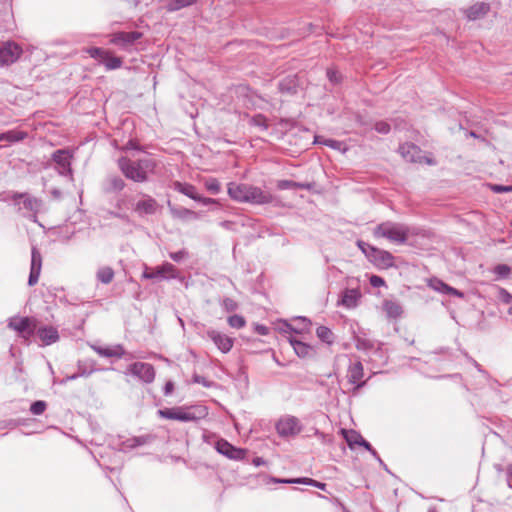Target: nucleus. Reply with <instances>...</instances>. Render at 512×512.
Listing matches in <instances>:
<instances>
[{"label": "nucleus", "instance_id": "17", "mask_svg": "<svg viewBox=\"0 0 512 512\" xmlns=\"http://www.w3.org/2000/svg\"><path fill=\"white\" fill-rule=\"evenodd\" d=\"M341 432H342L348 446L351 449L355 448L358 445V446H363L368 451H371L374 455L376 454V452L373 450L370 443L367 442L365 439H363V437L357 431L342 429Z\"/></svg>", "mask_w": 512, "mask_h": 512}, {"label": "nucleus", "instance_id": "37", "mask_svg": "<svg viewBox=\"0 0 512 512\" xmlns=\"http://www.w3.org/2000/svg\"><path fill=\"white\" fill-rule=\"evenodd\" d=\"M354 341H355V347L358 350L369 351L374 348L373 341H371L370 339H368L366 337L355 336Z\"/></svg>", "mask_w": 512, "mask_h": 512}, {"label": "nucleus", "instance_id": "8", "mask_svg": "<svg viewBox=\"0 0 512 512\" xmlns=\"http://www.w3.org/2000/svg\"><path fill=\"white\" fill-rule=\"evenodd\" d=\"M160 205L157 200L148 194H142L141 198L134 204L133 211L138 216L155 214Z\"/></svg>", "mask_w": 512, "mask_h": 512}, {"label": "nucleus", "instance_id": "32", "mask_svg": "<svg viewBox=\"0 0 512 512\" xmlns=\"http://www.w3.org/2000/svg\"><path fill=\"white\" fill-rule=\"evenodd\" d=\"M317 337L324 343L331 345L333 344L335 337L332 330L326 326H319L316 329Z\"/></svg>", "mask_w": 512, "mask_h": 512}, {"label": "nucleus", "instance_id": "9", "mask_svg": "<svg viewBox=\"0 0 512 512\" xmlns=\"http://www.w3.org/2000/svg\"><path fill=\"white\" fill-rule=\"evenodd\" d=\"M215 449L231 460H243L247 453L246 449L237 448L225 439L218 440Z\"/></svg>", "mask_w": 512, "mask_h": 512}, {"label": "nucleus", "instance_id": "2", "mask_svg": "<svg viewBox=\"0 0 512 512\" xmlns=\"http://www.w3.org/2000/svg\"><path fill=\"white\" fill-rule=\"evenodd\" d=\"M409 235L410 230L408 226L392 221L382 222L373 229V236L375 238H385L397 244H404L408 240Z\"/></svg>", "mask_w": 512, "mask_h": 512}, {"label": "nucleus", "instance_id": "11", "mask_svg": "<svg viewBox=\"0 0 512 512\" xmlns=\"http://www.w3.org/2000/svg\"><path fill=\"white\" fill-rule=\"evenodd\" d=\"M158 414L161 418L178 420L182 422H190L197 419V417L193 413L181 407L161 409L158 410Z\"/></svg>", "mask_w": 512, "mask_h": 512}, {"label": "nucleus", "instance_id": "35", "mask_svg": "<svg viewBox=\"0 0 512 512\" xmlns=\"http://www.w3.org/2000/svg\"><path fill=\"white\" fill-rule=\"evenodd\" d=\"M107 70L118 69L122 66L123 61L120 57L112 55L111 51H108L105 60L102 62Z\"/></svg>", "mask_w": 512, "mask_h": 512}, {"label": "nucleus", "instance_id": "28", "mask_svg": "<svg viewBox=\"0 0 512 512\" xmlns=\"http://www.w3.org/2000/svg\"><path fill=\"white\" fill-rule=\"evenodd\" d=\"M290 343H291L295 353L299 357H302V358L308 357L313 352L312 346H310L302 341H299L296 339H291Z\"/></svg>", "mask_w": 512, "mask_h": 512}, {"label": "nucleus", "instance_id": "52", "mask_svg": "<svg viewBox=\"0 0 512 512\" xmlns=\"http://www.w3.org/2000/svg\"><path fill=\"white\" fill-rule=\"evenodd\" d=\"M445 294L453 295V296H456L458 298H463L464 297V293L463 292H461V291H459V290H457V289H455V288H453V287H451L449 285L446 288Z\"/></svg>", "mask_w": 512, "mask_h": 512}, {"label": "nucleus", "instance_id": "14", "mask_svg": "<svg viewBox=\"0 0 512 512\" xmlns=\"http://www.w3.org/2000/svg\"><path fill=\"white\" fill-rule=\"evenodd\" d=\"M274 200L275 197L271 193L264 191L260 187L251 185L245 203L263 205L270 204L274 202Z\"/></svg>", "mask_w": 512, "mask_h": 512}, {"label": "nucleus", "instance_id": "23", "mask_svg": "<svg viewBox=\"0 0 512 512\" xmlns=\"http://www.w3.org/2000/svg\"><path fill=\"white\" fill-rule=\"evenodd\" d=\"M250 184H239L231 182L228 184V195L235 201L245 202L250 189Z\"/></svg>", "mask_w": 512, "mask_h": 512}, {"label": "nucleus", "instance_id": "3", "mask_svg": "<svg viewBox=\"0 0 512 512\" xmlns=\"http://www.w3.org/2000/svg\"><path fill=\"white\" fill-rule=\"evenodd\" d=\"M398 152L405 161L410 163H426L428 165L436 164V161L433 158L423 156L421 148L411 142L400 144Z\"/></svg>", "mask_w": 512, "mask_h": 512}, {"label": "nucleus", "instance_id": "36", "mask_svg": "<svg viewBox=\"0 0 512 512\" xmlns=\"http://www.w3.org/2000/svg\"><path fill=\"white\" fill-rule=\"evenodd\" d=\"M107 183H108L107 190L113 191V192H118V191L123 190L126 185L124 180L121 177L116 176V175L108 177Z\"/></svg>", "mask_w": 512, "mask_h": 512}, {"label": "nucleus", "instance_id": "47", "mask_svg": "<svg viewBox=\"0 0 512 512\" xmlns=\"http://www.w3.org/2000/svg\"><path fill=\"white\" fill-rule=\"evenodd\" d=\"M169 257L175 262H181L188 257V252L184 249L177 252H171L169 253Z\"/></svg>", "mask_w": 512, "mask_h": 512}, {"label": "nucleus", "instance_id": "30", "mask_svg": "<svg viewBox=\"0 0 512 512\" xmlns=\"http://www.w3.org/2000/svg\"><path fill=\"white\" fill-rule=\"evenodd\" d=\"M27 133L19 130H10L4 133H0V142L13 143L24 139Z\"/></svg>", "mask_w": 512, "mask_h": 512}, {"label": "nucleus", "instance_id": "33", "mask_svg": "<svg viewBox=\"0 0 512 512\" xmlns=\"http://www.w3.org/2000/svg\"><path fill=\"white\" fill-rule=\"evenodd\" d=\"M165 8L168 11H177L184 7L190 6L195 3L196 0H163Z\"/></svg>", "mask_w": 512, "mask_h": 512}, {"label": "nucleus", "instance_id": "4", "mask_svg": "<svg viewBox=\"0 0 512 512\" xmlns=\"http://www.w3.org/2000/svg\"><path fill=\"white\" fill-rule=\"evenodd\" d=\"M142 277L144 279H175L178 277V269L169 262H165L156 268L145 266Z\"/></svg>", "mask_w": 512, "mask_h": 512}, {"label": "nucleus", "instance_id": "54", "mask_svg": "<svg viewBox=\"0 0 512 512\" xmlns=\"http://www.w3.org/2000/svg\"><path fill=\"white\" fill-rule=\"evenodd\" d=\"M255 331L259 334V335H267L269 333V328L266 327L265 325H256L255 326Z\"/></svg>", "mask_w": 512, "mask_h": 512}, {"label": "nucleus", "instance_id": "63", "mask_svg": "<svg viewBox=\"0 0 512 512\" xmlns=\"http://www.w3.org/2000/svg\"><path fill=\"white\" fill-rule=\"evenodd\" d=\"M77 377H78V374H74V375H72V376L68 377V379H70V380H74V379H76Z\"/></svg>", "mask_w": 512, "mask_h": 512}, {"label": "nucleus", "instance_id": "59", "mask_svg": "<svg viewBox=\"0 0 512 512\" xmlns=\"http://www.w3.org/2000/svg\"><path fill=\"white\" fill-rule=\"evenodd\" d=\"M252 463L258 467L265 464V460L262 457H256L252 460Z\"/></svg>", "mask_w": 512, "mask_h": 512}, {"label": "nucleus", "instance_id": "21", "mask_svg": "<svg viewBox=\"0 0 512 512\" xmlns=\"http://www.w3.org/2000/svg\"><path fill=\"white\" fill-rule=\"evenodd\" d=\"M490 11V5L486 2H478L463 10L465 17L470 21L483 18Z\"/></svg>", "mask_w": 512, "mask_h": 512}, {"label": "nucleus", "instance_id": "27", "mask_svg": "<svg viewBox=\"0 0 512 512\" xmlns=\"http://www.w3.org/2000/svg\"><path fill=\"white\" fill-rule=\"evenodd\" d=\"M278 86L281 93L294 94L297 92L298 81L296 76H287L279 82Z\"/></svg>", "mask_w": 512, "mask_h": 512}, {"label": "nucleus", "instance_id": "22", "mask_svg": "<svg viewBox=\"0 0 512 512\" xmlns=\"http://www.w3.org/2000/svg\"><path fill=\"white\" fill-rule=\"evenodd\" d=\"M91 348L101 357L105 358H122L125 355V349L122 345L114 346H98L92 345Z\"/></svg>", "mask_w": 512, "mask_h": 512}, {"label": "nucleus", "instance_id": "41", "mask_svg": "<svg viewBox=\"0 0 512 512\" xmlns=\"http://www.w3.org/2000/svg\"><path fill=\"white\" fill-rule=\"evenodd\" d=\"M511 267L506 264H498L494 267L493 272L498 276V278H507L511 274Z\"/></svg>", "mask_w": 512, "mask_h": 512}, {"label": "nucleus", "instance_id": "53", "mask_svg": "<svg viewBox=\"0 0 512 512\" xmlns=\"http://www.w3.org/2000/svg\"><path fill=\"white\" fill-rule=\"evenodd\" d=\"M492 190L496 193L511 192L512 186L493 185Z\"/></svg>", "mask_w": 512, "mask_h": 512}, {"label": "nucleus", "instance_id": "62", "mask_svg": "<svg viewBox=\"0 0 512 512\" xmlns=\"http://www.w3.org/2000/svg\"><path fill=\"white\" fill-rule=\"evenodd\" d=\"M32 280H33V277H32V266H31L29 276H28V285L29 286H32Z\"/></svg>", "mask_w": 512, "mask_h": 512}, {"label": "nucleus", "instance_id": "18", "mask_svg": "<svg viewBox=\"0 0 512 512\" xmlns=\"http://www.w3.org/2000/svg\"><path fill=\"white\" fill-rule=\"evenodd\" d=\"M36 334L42 346L54 344L59 340L58 330L53 326L39 327Z\"/></svg>", "mask_w": 512, "mask_h": 512}, {"label": "nucleus", "instance_id": "25", "mask_svg": "<svg viewBox=\"0 0 512 512\" xmlns=\"http://www.w3.org/2000/svg\"><path fill=\"white\" fill-rule=\"evenodd\" d=\"M29 325L30 319L28 317H13L9 320V327L19 332L23 336H25V333H30Z\"/></svg>", "mask_w": 512, "mask_h": 512}, {"label": "nucleus", "instance_id": "46", "mask_svg": "<svg viewBox=\"0 0 512 512\" xmlns=\"http://www.w3.org/2000/svg\"><path fill=\"white\" fill-rule=\"evenodd\" d=\"M222 307L227 312H233L238 308V304L232 298H224L222 301Z\"/></svg>", "mask_w": 512, "mask_h": 512}, {"label": "nucleus", "instance_id": "48", "mask_svg": "<svg viewBox=\"0 0 512 512\" xmlns=\"http://www.w3.org/2000/svg\"><path fill=\"white\" fill-rule=\"evenodd\" d=\"M369 281L373 287H382L385 285L384 279L378 275L370 276Z\"/></svg>", "mask_w": 512, "mask_h": 512}, {"label": "nucleus", "instance_id": "51", "mask_svg": "<svg viewBox=\"0 0 512 512\" xmlns=\"http://www.w3.org/2000/svg\"><path fill=\"white\" fill-rule=\"evenodd\" d=\"M46 409V403L44 401L34 402V415L42 414Z\"/></svg>", "mask_w": 512, "mask_h": 512}, {"label": "nucleus", "instance_id": "16", "mask_svg": "<svg viewBox=\"0 0 512 512\" xmlns=\"http://www.w3.org/2000/svg\"><path fill=\"white\" fill-rule=\"evenodd\" d=\"M11 201L13 206L23 217L30 218L32 216V200L27 193L13 194Z\"/></svg>", "mask_w": 512, "mask_h": 512}, {"label": "nucleus", "instance_id": "13", "mask_svg": "<svg viewBox=\"0 0 512 512\" xmlns=\"http://www.w3.org/2000/svg\"><path fill=\"white\" fill-rule=\"evenodd\" d=\"M207 337L216 345L222 353H228L234 345L233 338L221 333L220 331L210 329L206 332Z\"/></svg>", "mask_w": 512, "mask_h": 512}, {"label": "nucleus", "instance_id": "55", "mask_svg": "<svg viewBox=\"0 0 512 512\" xmlns=\"http://www.w3.org/2000/svg\"><path fill=\"white\" fill-rule=\"evenodd\" d=\"M196 201L201 202L204 205L217 203V200H215V199L202 197L200 195H198V198Z\"/></svg>", "mask_w": 512, "mask_h": 512}, {"label": "nucleus", "instance_id": "20", "mask_svg": "<svg viewBox=\"0 0 512 512\" xmlns=\"http://www.w3.org/2000/svg\"><path fill=\"white\" fill-rule=\"evenodd\" d=\"M361 297L362 294L359 288L345 289L338 304L347 309H353L358 306Z\"/></svg>", "mask_w": 512, "mask_h": 512}, {"label": "nucleus", "instance_id": "7", "mask_svg": "<svg viewBox=\"0 0 512 512\" xmlns=\"http://www.w3.org/2000/svg\"><path fill=\"white\" fill-rule=\"evenodd\" d=\"M367 252L369 253V261L373 263L377 268L389 269L395 266V258L390 252L379 249L377 247H368Z\"/></svg>", "mask_w": 512, "mask_h": 512}, {"label": "nucleus", "instance_id": "61", "mask_svg": "<svg viewBox=\"0 0 512 512\" xmlns=\"http://www.w3.org/2000/svg\"><path fill=\"white\" fill-rule=\"evenodd\" d=\"M501 293L504 295L506 302L511 300L512 296L505 289H501Z\"/></svg>", "mask_w": 512, "mask_h": 512}, {"label": "nucleus", "instance_id": "64", "mask_svg": "<svg viewBox=\"0 0 512 512\" xmlns=\"http://www.w3.org/2000/svg\"><path fill=\"white\" fill-rule=\"evenodd\" d=\"M469 135H470L471 137L477 138L476 133H475V132H473V131H471V132L469 133Z\"/></svg>", "mask_w": 512, "mask_h": 512}, {"label": "nucleus", "instance_id": "43", "mask_svg": "<svg viewBox=\"0 0 512 512\" xmlns=\"http://www.w3.org/2000/svg\"><path fill=\"white\" fill-rule=\"evenodd\" d=\"M150 440H151V436H149V435L135 437V438L128 440L129 447L142 446V445L148 443Z\"/></svg>", "mask_w": 512, "mask_h": 512}, {"label": "nucleus", "instance_id": "60", "mask_svg": "<svg viewBox=\"0 0 512 512\" xmlns=\"http://www.w3.org/2000/svg\"><path fill=\"white\" fill-rule=\"evenodd\" d=\"M178 215L179 216H195V212H193L192 210H189V209H183L182 211L179 212Z\"/></svg>", "mask_w": 512, "mask_h": 512}, {"label": "nucleus", "instance_id": "26", "mask_svg": "<svg viewBox=\"0 0 512 512\" xmlns=\"http://www.w3.org/2000/svg\"><path fill=\"white\" fill-rule=\"evenodd\" d=\"M383 310L385 311L386 315L392 319L399 318L403 313L402 306L393 300H385L383 302Z\"/></svg>", "mask_w": 512, "mask_h": 512}, {"label": "nucleus", "instance_id": "10", "mask_svg": "<svg viewBox=\"0 0 512 512\" xmlns=\"http://www.w3.org/2000/svg\"><path fill=\"white\" fill-rule=\"evenodd\" d=\"M276 429L279 435L288 437L298 434L301 431V426L296 417L287 416L277 422Z\"/></svg>", "mask_w": 512, "mask_h": 512}, {"label": "nucleus", "instance_id": "5", "mask_svg": "<svg viewBox=\"0 0 512 512\" xmlns=\"http://www.w3.org/2000/svg\"><path fill=\"white\" fill-rule=\"evenodd\" d=\"M126 374H131L143 383H152L155 379L154 366L146 362H134L127 367Z\"/></svg>", "mask_w": 512, "mask_h": 512}, {"label": "nucleus", "instance_id": "6", "mask_svg": "<svg viewBox=\"0 0 512 512\" xmlns=\"http://www.w3.org/2000/svg\"><path fill=\"white\" fill-rule=\"evenodd\" d=\"M72 158L73 154L68 149H58L52 154V160L58 173L63 176H70L71 179L73 172L71 167Z\"/></svg>", "mask_w": 512, "mask_h": 512}, {"label": "nucleus", "instance_id": "34", "mask_svg": "<svg viewBox=\"0 0 512 512\" xmlns=\"http://www.w3.org/2000/svg\"><path fill=\"white\" fill-rule=\"evenodd\" d=\"M276 186L279 190L311 188L310 184L299 183L292 180H279L277 181Z\"/></svg>", "mask_w": 512, "mask_h": 512}, {"label": "nucleus", "instance_id": "39", "mask_svg": "<svg viewBox=\"0 0 512 512\" xmlns=\"http://www.w3.org/2000/svg\"><path fill=\"white\" fill-rule=\"evenodd\" d=\"M227 322L232 328L236 329H241L246 325V320L244 319V317L237 314L229 316Z\"/></svg>", "mask_w": 512, "mask_h": 512}, {"label": "nucleus", "instance_id": "12", "mask_svg": "<svg viewBox=\"0 0 512 512\" xmlns=\"http://www.w3.org/2000/svg\"><path fill=\"white\" fill-rule=\"evenodd\" d=\"M143 34L138 31L132 32H117L111 35L110 43L120 46L123 49H128L137 40L142 38Z\"/></svg>", "mask_w": 512, "mask_h": 512}, {"label": "nucleus", "instance_id": "50", "mask_svg": "<svg viewBox=\"0 0 512 512\" xmlns=\"http://www.w3.org/2000/svg\"><path fill=\"white\" fill-rule=\"evenodd\" d=\"M327 77L332 83H338L340 82L341 79V75L339 74V72L333 69L327 70Z\"/></svg>", "mask_w": 512, "mask_h": 512}, {"label": "nucleus", "instance_id": "57", "mask_svg": "<svg viewBox=\"0 0 512 512\" xmlns=\"http://www.w3.org/2000/svg\"><path fill=\"white\" fill-rule=\"evenodd\" d=\"M357 245L361 249V251L366 255V257L368 258L369 253L367 252V248L373 247V246L368 243H365L363 241H358Z\"/></svg>", "mask_w": 512, "mask_h": 512}, {"label": "nucleus", "instance_id": "58", "mask_svg": "<svg viewBox=\"0 0 512 512\" xmlns=\"http://www.w3.org/2000/svg\"><path fill=\"white\" fill-rule=\"evenodd\" d=\"M254 122L257 124V125H262L264 127V129H267L268 128V125L265 124V118L261 115H258L256 117H254Z\"/></svg>", "mask_w": 512, "mask_h": 512}, {"label": "nucleus", "instance_id": "42", "mask_svg": "<svg viewBox=\"0 0 512 512\" xmlns=\"http://www.w3.org/2000/svg\"><path fill=\"white\" fill-rule=\"evenodd\" d=\"M314 142L319 143V144H324V145L329 146L334 149H339L340 145H341V143L337 140L322 139V137H320V136H316Z\"/></svg>", "mask_w": 512, "mask_h": 512}, {"label": "nucleus", "instance_id": "1", "mask_svg": "<svg viewBox=\"0 0 512 512\" xmlns=\"http://www.w3.org/2000/svg\"><path fill=\"white\" fill-rule=\"evenodd\" d=\"M117 164L122 174L136 183L147 182L156 168V163L151 158L133 160L123 156L118 159Z\"/></svg>", "mask_w": 512, "mask_h": 512}, {"label": "nucleus", "instance_id": "49", "mask_svg": "<svg viewBox=\"0 0 512 512\" xmlns=\"http://www.w3.org/2000/svg\"><path fill=\"white\" fill-rule=\"evenodd\" d=\"M36 265H37L38 267H37V271H36V272L34 271V278H33L34 284H35V283L37 282V280H38V274H39V270H40V267H41V258H40V255L34 251V268L36 267Z\"/></svg>", "mask_w": 512, "mask_h": 512}, {"label": "nucleus", "instance_id": "15", "mask_svg": "<svg viewBox=\"0 0 512 512\" xmlns=\"http://www.w3.org/2000/svg\"><path fill=\"white\" fill-rule=\"evenodd\" d=\"M21 52V48L16 43H5L0 47V64L7 65L15 62L19 58Z\"/></svg>", "mask_w": 512, "mask_h": 512}, {"label": "nucleus", "instance_id": "24", "mask_svg": "<svg viewBox=\"0 0 512 512\" xmlns=\"http://www.w3.org/2000/svg\"><path fill=\"white\" fill-rule=\"evenodd\" d=\"M269 482L272 483H286V484H306L310 486H314L321 490H325L326 484L322 482H318L312 478L302 477V478H294V479H278L275 477H271Z\"/></svg>", "mask_w": 512, "mask_h": 512}, {"label": "nucleus", "instance_id": "44", "mask_svg": "<svg viewBox=\"0 0 512 512\" xmlns=\"http://www.w3.org/2000/svg\"><path fill=\"white\" fill-rule=\"evenodd\" d=\"M374 129L380 134H388L391 130V126L388 122L380 120L375 122Z\"/></svg>", "mask_w": 512, "mask_h": 512}, {"label": "nucleus", "instance_id": "19", "mask_svg": "<svg viewBox=\"0 0 512 512\" xmlns=\"http://www.w3.org/2000/svg\"><path fill=\"white\" fill-rule=\"evenodd\" d=\"M347 377L349 383L355 385L354 390H358L365 385V382L361 381L364 377V368L360 361H357L349 366Z\"/></svg>", "mask_w": 512, "mask_h": 512}, {"label": "nucleus", "instance_id": "29", "mask_svg": "<svg viewBox=\"0 0 512 512\" xmlns=\"http://www.w3.org/2000/svg\"><path fill=\"white\" fill-rule=\"evenodd\" d=\"M174 188H175L178 192H180V193H182V194H184V195L188 196L189 198H191V199H193V200H195V201H196V200H197V198H198V195H199V194L197 193V190H196L195 186H193V185H191V184H188V183H181V182H175V183H174Z\"/></svg>", "mask_w": 512, "mask_h": 512}, {"label": "nucleus", "instance_id": "56", "mask_svg": "<svg viewBox=\"0 0 512 512\" xmlns=\"http://www.w3.org/2000/svg\"><path fill=\"white\" fill-rule=\"evenodd\" d=\"M174 390V383L172 381H167L164 386V394L166 396L170 395Z\"/></svg>", "mask_w": 512, "mask_h": 512}, {"label": "nucleus", "instance_id": "38", "mask_svg": "<svg viewBox=\"0 0 512 512\" xmlns=\"http://www.w3.org/2000/svg\"><path fill=\"white\" fill-rule=\"evenodd\" d=\"M109 50H105L102 48L92 47L87 49V53L94 59H97L99 63L102 64V62L105 60V57L107 55Z\"/></svg>", "mask_w": 512, "mask_h": 512}, {"label": "nucleus", "instance_id": "31", "mask_svg": "<svg viewBox=\"0 0 512 512\" xmlns=\"http://www.w3.org/2000/svg\"><path fill=\"white\" fill-rule=\"evenodd\" d=\"M115 272L109 266L100 267L96 273V278L103 284H110L114 279Z\"/></svg>", "mask_w": 512, "mask_h": 512}, {"label": "nucleus", "instance_id": "45", "mask_svg": "<svg viewBox=\"0 0 512 512\" xmlns=\"http://www.w3.org/2000/svg\"><path fill=\"white\" fill-rule=\"evenodd\" d=\"M429 286L435 291L445 294L448 285L439 279H432L429 282Z\"/></svg>", "mask_w": 512, "mask_h": 512}, {"label": "nucleus", "instance_id": "40", "mask_svg": "<svg viewBox=\"0 0 512 512\" xmlns=\"http://www.w3.org/2000/svg\"><path fill=\"white\" fill-rule=\"evenodd\" d=\"M204 184L205 188L212 194H218L221 190V185L216 178H208Z\"/></svg>", "mask_w": 512, "mask_h": 512}]
</instances>
